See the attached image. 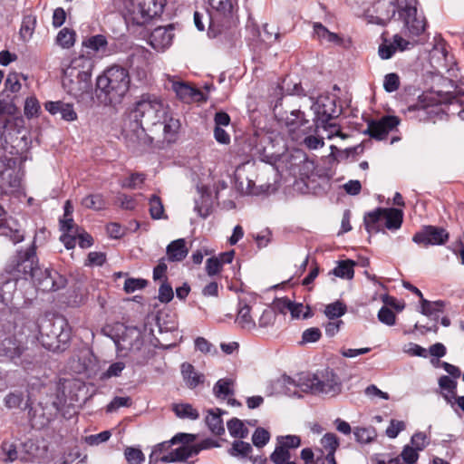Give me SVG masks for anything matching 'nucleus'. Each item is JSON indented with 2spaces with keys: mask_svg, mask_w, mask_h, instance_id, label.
<instances>
[{
  "mask_svg": "<svg viewBox=\"0 0 464 464\" xmlns=\"http://www.w3.org/2000/svg\"><path fill=\"white\" fill-rule=\"evenodd\" d=\"M290 314L294 319H299L301 317L306 319L312 315L309 306H304L302 303L295 302L292 303Z\"/></svg>",
  "mask_w": 464,
  "mask_h": 464,
  "instance_id": "nucleus-57",
  "label": "nucleus"
},
{
  "mask_svg": "<svg viewBox=\"0 0 464 464\" xmlns=\"http://www.w3.org/2000/svg\"><path fill=\"white\" fill-rule=\"evenodd\" d=\"M181 375L187 387L195 389L205 382V375L198 372L189 362H183L180 366Z\"/></svg>",
  "mask_w": 464,
  "mask_h": 464,
  "instance_id": "nucleus-24",
  "label": "nucleus"
},
{
  "mask_svg": "<svg viewBox=\"0 0 464 464\" xmlns=\"http://www.w3.org/2000/svg\"><path fill=\"white\" fill-rule=\"evenodd\" d=\"M36 26V16L34 14H25L23 17L22 24L20 27L19 34L24 41L29 40Z\"/></svg>",
  "mask_w": 464,
  "mask_h": 464,
  "instance_id": "nucleus-37",
  "label": "nucleus"
},
{
  "mask_svg": "<svg viewBox=\"0 0 464 464\" xmlns=\"http://www.w3.org/2000/svg\"><path fill=\"white\" fill-rule=\"evenodd\" d=\"M39 268L36 256L35 239L26 249H21L9 260L5 271L16 281L32 279Z\"/></svg>",
  "mask_w": 464,
  "mask_h": 464,
  "instance_id": "nucleus-5",
  "label": "nucleus"
},
{
  "mask_svg": "<svg viewBox=\"0 0 464 464\" xmlns=\"http://www.w3.org/2000/svg\"><path fill=\"white\" fill-rule=\"evenodd\" d=\"M25 350V343L14 335L8 336L0 342V357L5 358L14 364L23 365V362L19 361Z\"/></svg>",
  "mask_w": 464,
  "mask_h": 464,
  "instance_id": "nucleus-13",
  "label": "nucleus"
},
{
  "mask_svg": "<svg viewBox=\"0 0 464 464\" xmlns=\"http://www.w3.org/2000/svg\"><path fill=\"white\" fill-rule=\"evenodd\" d=\"M399 15L404 22L405 34L410 36H418L424 32L426 27L425 18L418 14L415 6L406 5L399 10Z\"/></svg>",
  "mask_w": 464,
  "mask_h": 464,
  "instance_id": "nucleus-9",
  "label": "nucleus"
},
{
  "mask_svg": "<svg viewBox=\"0 0 464 464\" xmlns=\"http://www.w3.org/2000/svg\"><path fill=\"white\" fill-rule=\"evenodd\" d=\"M453 97L450 93H447V97L436 100L433 93L426 94L423 96V100L418 102L416 104L408 107V112H414L415 117L419 121H430L433 120L434 116L439 114L440 109L437 104L433 102H444L446 101L450 102Z\"/></svg>",
  "mask_w": 464,
  "mask_h": 464,
  "instance_id": "nucleus-8",
  "label": "nucleus"
},
{
  "mask_svg": "<svg viewBox=\"0 0 464 464\" xmlns=\"http://www.w3.org/2000/svg\"><path fill=\"white\" fill-rule=\"evenodd\" d=\"M235 381L231 378L219 379L213 387V393L217 398L225 399L234 394Z\"/></svg>",
  "mask_w": 464,
  "mask_h": 464,
  "instance_id": "nucleus-34",
  "label": "nucleus"
},
{
  "mask_svg": "<svg viewBox=\"0 0 464 464\" xmlns=\"http://www.w3.org/2000/svg\"><path fill=\"white\" fill-rule=\"evenodd\" d=\"M172 444L169 441H164L157 444L151 450V453L149 457L150 464H158L159 461H161V455L164 451H167Z\"/></svg>",
  "mask_w": 464,
  "mask_h": 464,
  "instance_id": "nucleus-54",
  "label": "nucleus"
},
{
  "mask_svg": "<svg viewBox=\"0 0 464 464\" xmlns=\"http://www.w3.org/2000/svg\"><path fill=\"white\" fill-rule=\"evenodd\" d=\"M449 237L447 230L442 227L426 226L414 234L412 240L420 246H428L444 245L449 240Z\"/></svg>",
  "mask_w": 464,
  "mask_h": 464,
  "instance_id": "nucleus-10",
  "label": "nucleus"
},
{
  "mask_svg": "<svg viewBox=\"0 0 464 464\" xmlns=\"http://www.w3.org/2000/svg\"><path fill=\"white\" fill-rule=\"evenodd\" d=\"M188 253V249L184 238H179L171 241L166 248L167 257L170 262L182 261L187 256Z\"/></svg>",
  "mask_w": 464,
  "mask_h": 464,
  "instance_id": "nucleus-27",
  "label": "nucleus"
},
{
  "mask_svg": "<svg viewBox=\"0 0 464 464\" xmlns=\"http://www.w3.org/2000/svg\"><path fill=\"white\" fill-rule=\"evenodd\" d=\"M40 110L39 102L35 97H28L24 102V114L28 118L36 116Z\"/></svg>",
  "mask_w": 464,
  "mask_h": 464,
  "instance_id": "nucleus-62",
  "label": "nucleus"
},
{
  "mask_svg": "<svg viewBox=\"0 0 464 464\" xmlns=\"http://www.w3.org/2000/svg\"><path fill=\"white\" fill-rule=\"evenodd\" d=\"M11 160H3L0 169V193L12 192L20 186V179L15 169L11 166Z\"/></svg>",
  "mask_w": 464,
  "mask_h": 464,
  "instance_id": "nucleus-18",
  "label": "nucleus"
},
{
  "mask_svg": "<svg viewBox=\"0 0 464 464\" xmlns=\"http://www.w3.org/2000/svg\"><path fill=\"white\" fill-rule=\"evenodd\" d=\"M168 110L160 98L152 94L141 95L124 122L122 134L127 147L136 154L150 150L154 137L146 132V128L156 134L153 129L165 119Z\"/></svg>",
  "mask_w": 464,
  "mask_h": 464,
  "instance_id": "nucleus-1",
  "label": "nucleus"
},
{
  "mask_svg": "<svg viewBox=\"0 0 464 464\" xmlns=\"http://www.w3.org/2000/svg\"><path fill=\"white\" fill-rule=\"evenodd\" d=\"M1 450L4 455L2 460L5 463L14 462L18 459V452L16 446L9 441H4L1 445Z\"/></svg>",
  "mask_w": 464,
  "mask_h": 464,
  "instance_id": "nucleus-51",
  "label": "nucleus"
},
{
  "mask_svg": "<svg viewBox=\"0 0 464 464\" xmlns=\"http://www.w3.org/2000/svg\"><path fill=\"white\" fill-rule=\"evenodd\" d=\"M252 450V446L248 442L239 440H235L232 443L231 448L228 450V453L232 457L246 458Z\"/></svg>",
  "mask_w": 464,
  "mask_h": 464,
  "instance_id": "nucleus-44",
  "label": "nucleus"
},
{
  "mask_svg": "<svg viewBox=\"0 0 464 464\" xmlns=\"http://www.w3.org/2000/svg\"><path fill=\"white\" fill-rule=\"evenodd\" d=\"M23 401L24 393L21 391L11 392L4 398V404L7 409L19 408Z\"/></svg>",
  "mask_w": 464,
  "mask_h": 464,
  "instance_id": "nucleus-50",
  "label": "nucleus"
},
{
  "mask_svg": "<svg viewBox=\"0 0 464 464\" xmlns=\"http://www.w3.org/2000/svg\"><path fill=\"white\" fill-rule=\"evenodd\" d=\"M173 296L172 286L165 280L159 288V300L161 303L168 304L173 299Z\"/></svg>",
  "mask_w": 464,
  "mask_h": 464,
  "instance_id": "nucleus-60",
  "label": "nucleus"
},
{
  "mask_svg": "<svg viewBox=\"0 0 464 464\" xmlns=\"http://www.w3.org/2000/svg\"><path fill=\"white\" fill-rule=\"evenodd\" d=\"M285 385H293L300 389L301 392H310L315 395V387L318 384V376L310 373H301L296 379L289 376L283 378Z\"/></svg>",
  "mask_w": 464,
  "mask_h": 464,
  "instance_id": "nucleus-20",
  "label": "nucleus"
},
{
  "mask_svg": "<svg viewBox=\"0 0 464 464\" xmlns=\"http://www.w3.org/2000/svg\"><path fill=\"white\" fill-rule=\"evenodd\" d=\"M94 61L92 57L79 55L71 60L69 65L63 69L68 72L69 76L83 77V79L92 80Z\"/></svg>",
  "mask_w": 464,
  "mask_h": 464,
  "instance_id": "nucleus-16",
  "label": "nucleus"
},
{
  "mask_svg": "<svg viewBox=\"0 0 464 464\" xmlns=\"http://www.w3.org/2000/svg\"><path fill=\"white\" fill-rule=\"evenodd\" d=\"M236 322L244 329H253L256 327V321L252 316V308L246 304L239 302V308Z\"/></svg>",
  "mask_w": 464,
  "mask_h": 464,
  "instance_id": "nucleus-32",
  "label": "nucleus"
},
{
  "mask_svg": "<svg viewBox=\"0 0 464 464\" xmlns=\"http://www.w3.org/2000/svg\"><path fill=\"white\" fill-rule=\"evenodd\" d=\"M82 205L86 208L101 210L105 208L106 201L102 194H90L82 198Z\"/></svg>",
  "mask_w": 464,
  "mask_h": 464,
  "instance_id": "nucleus-43",
  "label": "nucleus"
},
{
  "mask_svg": "<svg viewBox=\"0 0 464 464\" xmlns=\"http://www.w3.org/2000/svg\"><path fill=\"white\" fill-rule=\"evenodd\" d=\"M44 108L52 115L60 114L63 121H73L77 120V113L72 103H66L62 101L47 102L44 104Z\"/></svg>",
  "mask_w": 464,
  "mask_h": 464,
  "instance_id": "nucleus-22",
  "label": "nucleus"
},
{
  "mask_svg": "<svg viewBox=\"0 0 464 464\" xmlns=\"http://www.w3.org/2000/svg\"><path fill=\"white\" fill-rule=\"evenodd\" d=\"M309 121L304 119V113L300 111H293L290 117L286 118V125L290 131L295 132L300 130L304 134H307L312 131L313 126H306Z\"/></svg>",
  "mask_w": 464,
  "mask_h": 464,
  "instance_id": "nucleus-29",
  "label": "nucleus"
},
{
  "mask_svg": "<svg viewBox=\"0 0 464 464\" xmlns=\"http://www.w3.org/2000/svg\"><path fill=\"white\" fill-rule=\"evenodd\" d=\"M172 90L179 99L188 103L194 101L198 95H200L198 90L180 82H174L172 83Z\"/></svg>",
  "mask_w": 464,
  "mask_h": 464,
  "instance_id": "nucleus-31",
  "label": "nucleus"
},
{
  "mask_svg": "<svg viewBox=\"0 0 464 464\" xmlns=\"http://www.w3.org/2000/svg\"><path fill=\"white\" fill-rule=\"evenodd\" d=\"M396 52V47L392 42L384 39L382 44H380L378 49L379 56L382 60H388L392 57Z\"/></svg>",
  "mask_w": 464,
  "mask_h": 464,
  "instance_id": "nucleus-59",
  "label": "nucleus"
},
{
  "mask_svg": "<svg viewBox=\"0 0 464 464\" xmlns=\"http://www.w3.org/2000/svg\"><path fill=\"white\" fill-rule=\"evenodd\" d=\"M124 457L128 464H141L145 461L144 453L134 447H127L124 450Z\"/></svg>",
  "mask_w": 464,
  "mask_h": 464,
  "instance_id": "nucleus-47",
  "label": "nucleus"
},
{
  "mask_svg": "<svg viewBox=\"0 0 464 464\" xmlns=\"http://www.w3.org/2000/svg\"><path fill=\"white\" fill-rule=\"evenodd\" d=\"M399 123L400 120L396 116H383L378 121H370L364 132L373 139L382 140Z\"/></svg>",
  "mask_w": 464,
  "mask_h": 464,
  "instance_id": "nucleus-14",
  "label": "nucleus"
},
{
  "mask_svg": "<svg viewBox=\"0 0 464 464\" xmlns=\"http://www.w3.org/2000/svg\"><path fill=\"white\" fill-rule=\"evenodd\" d=\"M39 341L49 351L58 352L65 349L71 339V330L64 318L44 321L39 329Z\"/></svg>",
  "mask_w": 464,
  "mask_h": 464,
  "instance_id": "nucleus-4",
  "label": "nucleus"
},
{
  "mask_svg": "<svg viewBox=\"0 0 464 464\" xmlns=\"http://www.w3.org/2000/svg\"><path fill=\"white\" fill-rule=\"evenodd\" d=\"M445 302L438 300L430 302L425 298L420 301V313L427 316H431L437 313L443 312Z\"/></svg>",
  "mask_w": 464,
  "mask_h": 464,
  "instance_id": "nucleus-42",
  "label": "nucleus"
},
{
  "mask_svg": "<svg viewBox=\"0 0 464 464\" xmlns=\"http://www.w3.org/2000/svg\"><path fill=\"white\" fill-rule=\"evenodd\" d=\"M419 450L410 445L404 446L400 458L405 464H415L419 459Z\"/></svg>",
  "mask_w": 464,
  "mask_h": 464,
  "instance_id": "nucleus-58",
  "label": "nucleus"
},
{
  "mask_svg": "<svg viewBox=\"0 0 464 464\" xmlns=\"http://www.w3.org/2000/svg\"><path fill=\"white\" fill-rule=\"evenodd\" d=\"M209 11V29L215 30L216 24L219 20H227L232 16L234 6L231 0H208Z\"/></svg>",
  "mask_w": 464,
  "mask_h": 464,
  "instance_id": "nucleus-15",
  "label": "nucleus"
},
{
  "mask_svg": "<svg viewBox=\"0 0 464 464\" xmlns=\"http://www.w3.org/2000/svg\"><path fill=\"white\" fill-rule=\"evenodd\" d=\"M378 319L382 324L392 326L395 324L396 316L392 310L387 306H382L378 312Z\"/></svg>",
  "mask_w": 464,
  "mask_h": 464,
  "instance_id": "nucleus-63",
  "label": "nucleus"
},
{
  "mask_svg": "<svg viewBox=\"0 0 464 464\" xmlns=\"http://www.w3.org/2000/svg\"><path fill=\"white\" fill-rule=\"evenodd\" d=\"M173 411L180 419L198 420L199 418L198 410L189 403L175 404Z\"/></svg>",
  "mask_w": 464,
  "mask_h": 464,
  "instance_id": "nucleus-38",
  "label": "nucleus"
},
{
  "mask_svg": "<svg viewBox=\"0 0 464 464\" xmlns=\"http://www.w3.org/2000/svg\"><path fill=\"white\" fill-rule=\"evenodd\" d=\"M319 128L324 129L327 132L328 139H332L334 137H341L342 139L346 138V135L341 131L340 126L337 125L336 123H332V122L328 121L326 123L316 124V125H314V131L317 132V130Z\"/></svg>",
  "mask_w": 464,
  "mask_h": 464,
  "instance_id": "nucleus-49",
  "label": "nucleus"
},
{
  "mask_svg": "<svg viewBox=\"0 0 464 464\" xmlns=\"http://www.w3.org/2000/svg\"><path fill=\"white\" fill-rule=\"evenodd\" d=\"M128 60L130 68L138 65H151L153 53L143 46H136L132 48Z\"/></svg>",
  "mask_w": 464,
  "mask_h": 464,
  "instance_id": "nucleus-28",
  "label": "nucleus"
},
{
  "mask_svg": "<svg viewBox=\"0 0 464 464\" xmlns=\"http://www.w3.org/2000/svg\"><path fill=\"white\" fill-rule=\"evenodd\" d=\"M353 435L357 442L361 444L371 443L377 437L373 427H356L353 430Z\"/></svg>",
  "mask_w": 464,
  "mask_h": 464,
  "instance_id": "nucleus-39",
  "label": "nucleus"
},
{
  "mask_svg": "<svg viewBox=\"0 0 464 464\" xmlns=\"http://www.w3.org/2000/svg\"><path fill=\"white\" fill-rule=\"evenodd\" d=\"M164 5L165 0H127L125 20L136 25H144L162 13Z\"/></svg>",
  "mask_w": 464,
  "mask_h": 464,
  "instance_id": "nucleus-6",
  "label": "nucleus"
},
{
  "mask_svg": "<svg viewBox=\"0 0 464 464\" xmlns=\"http://www.w3.org/2000/svg\"><path fill=\"white\" fill-rule=\"evenodd\" d=\"M320 442L324 450L326 451V454H335L340 446L339 438L332 432L325 433L322 437Z\"/></svg>",
  "mask_w": 464,
  "mask_h": 464,
  "instance_id": "nucleus-45",
  "label": "nucleus"
},
{
  "mask_svg": "<svg viewBox=\"0 0 464 464\" xmlns=\"http://www.w3.org/2000/svg\"><path fill=\"white\" fill-rule=\"evenodd\" d=\"M403 213L398 208H378L364 216V225L369 233L378 232L382 226L390 230H396L401 227Z\"/></svg>",
  "mask_w": 464,
  "mask_h": 464,
  "instance_id": "nucleus-7",
  "label": "nucleus"
},
{
  "mask_svg": "<svg viewBox=\"0 0 464 464\" xmlns=\"http://www.w3.org/2000/svg\"><path fill=\"white\" fill-rule=\"evenodd\" d=\"M145 180V174L135 172L129 178L121 181V188L135 189L143 184Z\"/></svg>",
  "mask_w": 464,
  "mask_h": 464,
  "instance_id": "nucleus-53",
  "label": "nucleus"
},
{
  "mask_svg": "<svg viewBox=\"0 0 464 464\" xmlns=\"http://www.w3.org/2000/svg\"><path fill=\"white\" fill-rule=\"evenodd\" d=\"M355 262L351 259L339 261L337 266L334 268L333 274L340 278L353 279L354 276Z\"/></svg>",
  "mask_w": 464,
  "mask_h": 464,
  "instance_id": "nucleus-35",
  "label": "nucleus"
},
{
  "mask_svg": "<svg viewBox=\"0 0 464 464\" xmlns=\"http://www.w3.org/2000/svg\"><path fill=\"white\" fill-rule=\"evenodd\" d=\"M32 278L37 289L43 292L56 291L63 286V278L54 270L44 269L40 267Z\"/></svg>",
  "mask_w": 464,
  "mask_h": 464,
  "instance_id": "nucleus-12",
  "label": "nucleus"
},
{
  "mask_svg": "<svg viewBox=\"0 0 464 464\" xmlns=\"http://www.w3.org/2000/svg\"><path fill=\"white\" fill-rule=\"evenodd\" d=\"M269 440L270 434L264 428H257L252 435V442L257 448H263Z\"/></svg>",
  "mask_w": 464,
  "mask_h": 464,
  "instance_id": "nucleus-56",
  "label": "nucleus"
},
{
  "mask_svg": "<svg viewBox=\"0 0 464 464\" xmlns=\"http://www.w3.org/2000/svg\"><path fill=\"white\" fill-rule=\"evenodd\" d=\"M291 455L289 450L285 449L284 446L276 445L275 450L270 455V459L275 464H283L290 460Z\"/></svg>",
  "mask_w": 464,
  "mask_h": 464,
  "instance_id": "nucleus-55",
  "label": "nucleus"
},
{
  "mask_svg": "<svg viewBox=\"0 0 464 464\" xmlns=\"http://www.w3.org/2000/svg\"><path fill=\"white\" fill-rule=\"evenodd\" d=\"M400 87V78L396 73H388L384 77L383 88L388 92H393Z\"/></svg>",
  "mask_w": 464,
  "mask_h": 464,
  "instance_id": "nucleus-61",
  "label": "nucleus"
},
{
  "mask_svg": "<svg viewBox=\"0 0 464 464\" xmlns=\"http://www.w3.org/2000/svg\"><path fill=\"white\" fill-rule=\"evenodd\" d=\"M223 411L218 409H211L208 411L205 422L209 430L215 435H222L225 432L223 420L221 418Z\"/></svg>",
  "mask_w": 464,
  "mask_h": 464,
  "instance_id": "nucleus-30",
  "label": "nucleus"
},
{
  "mask_svg": "<svg viewBox=\"0 0 464 464\" xmlns=\"http://www.w3.org/2000/svg\"><path fill=\"white\" fill-rule=\"evenodd\" d=\"M149 204L150 214L153 219H160L166 218L164 215V207L162 201L158 196L153 195L150 198Z\"/></svg>",
  "mask_w": 464,
  "mask_h": 464,
  "instance_id": "nucleus-48",
  "label": "nucleus"
},
{
  "mask_svg": "<svg viewBox=\"0 0 464 464\" xmlns=\"http://www.w3.org/2000/svg\"><path fill=\"white\" fill-rule=\"evenodd\" d=\"M63 86L66 92L74 98H80L92 89V80L83 77L69 76L68 72L63 71Z\"/></svg>",
  "mask_w": 464,
  "mask_h": 464,
  "instance_id": "nucleus-17",
  "label": "nucleus"
},
{
  "mask_svg": "<svg viewBox=\"0 0 464 464\" xmlns=\"http://www.w3.org/2000/svg\"><path fill=\"white\" fill-rule=\"evenodd\" d=\"M165 119L160 121L158 124V127L162 128V137L163 140L171 142L175 140V137L179 130L180 123L179 121L174 119L170 113L169 110L166 112Z\"/></svg>",
  "mask_w": 464,
  "mask_h": 464,
  "instance_id": "nucleus-26",
  "label": "nucleus"
},
{
  "mask_svg": "<svg viewBox=\"0 0 464 464\" xmlns=\"http://www.w3.org/2000/svg\"><path fill=\"white\" fill-rule=\"evenodd\" d=\"M314 33L321 41H325L327 43H334L337 44H340L342 43V39L338 36V34L328 31V29L324 27L322 24H314Z\"/></svg>",
  "mask_w": 464,
  "mask_h": 464,
  "instance_id": "nucleus-41",
  "label": "nucleus"
},
{
  "mask_svg": "<svg viewBox=\"0 0 464 464\" xmlns=\"http://www.w3.org/2000/svg\"><path fill=\"white\" fill-rule=\"evenodd\" d=\"M314 125L326 123L338 116L335 100L330 96H320L312 105Z\"/></svg>",
  "mask_w": 464,
  "mask_h": 464,
  "instance_id": "nucleus-11",
  "label": "nucleus"
},
{
  "mask_svg": "<svg viewBox=\"0 0 464 464\" xmlns=\"http://www.w3.org/2000/svg\"><path fill=\"white\" fill-rule=\"evenodd\" d=\"M346 311V304L343 302L337 300L325 305L324 314L328 320H341V317L345 314Z\"/></svg>",
  "mask_w": 464,
  "mask_h": 464,
  "instance_id": "nucleus-36",
  "label": "nucleus"
},
{
  "mask_svg": "<svg viewBox=\"0 0 464 464\" xmlns=\"http://www.w3.org/2000/svg\"><path fill=\"white\" fill-rule=\"evenodd\" d=\"M0 230V235L8 237L14 244H18L24 239V233L17 227L4 226Z\"/></svg>",
  "mask_w": 464,
  "mask_h": 464,
  "instance_id": "nucleus-52",
  "label": "nucleus"
},
{
  "mask_svg": "<svg viewBox=\"0 0 464 464\" xmlns=\"http://www.w3.org/2000/svg\"><path fill=\"white\" fill-rule=\"evenodd\" d=\"M34 388L41 390L46 389V386L44 385L39 380H36L35 382L29 384L27 390V400L24 409L28 410V420L31 426L34 429L41 430L47 427L57 418L58 413L61 411L63 399H61L59 396H51L48 401H41L37 405L33 406L32 396Z\"/></svg>",
  "mask_w": 464,
  "mask_h": 464,
  "instance_id": "nucleus-2",
  "label": "nucleus"
},
{
  "mask_svg": "<svg viewBox=\"0 0 464 464\" xmlns=\"http://www.w3.org/2000/svg\"><path fill=\"white\" fill-rule=\"evenodd\" d=\"M57 44L63 48H70L75 42V32L69 28H63L57 34Z\"/></svg>",
  "mask_w": 464,
  "mask_h": 464,
  "instance_id": "nucleus-46",
  "label": "nucleus"
},
{
  "mask_svg": "<svg viewBox=\"0 0 464 464\" xmlns=\"http://www.w3.org/2000/svg\"><path fill=\"white\" fill-rule=\"evenodd\" d=\"M341 382L336 374L327 372L323 378L318 377V384L315 387V395L325 394L334 396L341 392Z\"/></svg>",
  "mask_w": 464,
  "mask_h": 464,
  "instance_id": "nucleus-21",
  "label": "nucleus"
},
{
  "mask_svg": "<svg viewBox=\"0 0 464 464\" xmlns=\"http://www.w3.org/2000/svg\"><path fill=\"white\" fill-rule=\"evenodd\" d=\"M173 37L174 34L172 25H169L167 27L159 26L151 32L150 36V44L156 51L161 52L171 45Z\"/></svg>",
  "mask_w": 464,
  "mask_h": 464,
  "instance_id": "nucleus-19",
  "label": "nucleus"
},
{
  "mask_svg": "<svg viewBox=\"0 0 464 464\" xmlns=\"http://www.w3.org/2000/svg\"><path fill=\"white\" fill-rule=\"evenodd\" d=\"M121 341L130 351H140L143 345L142 333L136 326H128L122 333Z\"/></svg>",
  "mask_w": 464,
  "mask_h": 464,
  "instance_id": "nucleus-23",
  "label": "nucleus"
},
{
  "mask_svg": "<svg viewBox=\"0 0 464 464\" xmlns=\"http://www.w3.org/2000/svg\"><path fill=\"white\" fill-rule=\"evenodd\" d=\"M198 454V450L192 448L191 445H182L168 454L163 455L161 457V462H182Z\"/></svg>",
  "mask_w": 464,
  "mask_h": 464,
  "instance_id": "nucleus-25",
  "label": "nucleus"
},
{
  "mask_svg": "<svg viewBox=\"0 0 464 464\" xmlns=\"http://www.w3.org/2000/svg\"><path fill=\"white\" fill-rule=\"evenodd\" d=\"M147 285V281L140 278H128L124 283V290L126 293H133L137 290L142 289Z\"/></svg>",
  "mask_w": 464,
  "mask_h": 464,
  "instance_id": "nucleus-64",
  "label": "nucleus"
},
{
  "mask_svg": "<svg viewBox=\"0 0 464 464\" xmlns=\"http://www.w3.org/2000/svg\"><path fill=\"white\" fill-rule=\"evenodd\" d=\"M82 45L93 53L106 54L108 41L102 34L92 35L82 42Z\"/></svg>",
  "mask_w": 464,
  "mask_h": 464,
  "instance_id": "nucleus-33",
  "label": "nucleus"
},
{
  "mask_svg": "<svg viewBox=\"0 0 464 464\" xmlns=\"http://www.w3.org/2000/svg\"><path fill=\"white\" fill-rule=\"evenodd\" d=\"M130 83L129 71L120 65L108 67L96 80L97 91L111 104L121 102L129 92Z\"/></svg>",
  "mask_w": 464,
  "mask_h": 464,
  "instance_id": "nucleus-3",
  "label": "nucleus"
},
{
  "mask_svg": "<svg viewBox=\"0 0 464 464\" xmlns=\"http://www.w3.org/2000/svg\"><path fill=\"white\" fill-rule=\"evenodd\" d=\"M229 434L234 438L245 439L248 435V430L243 421L237 418H233L227 423Z\"/></svg>",
  "mask_w": 464,
  "mask_h": 464,
  "instance_id": "nucleus-40",
  "label": "nucleus"
}]
</instances>
